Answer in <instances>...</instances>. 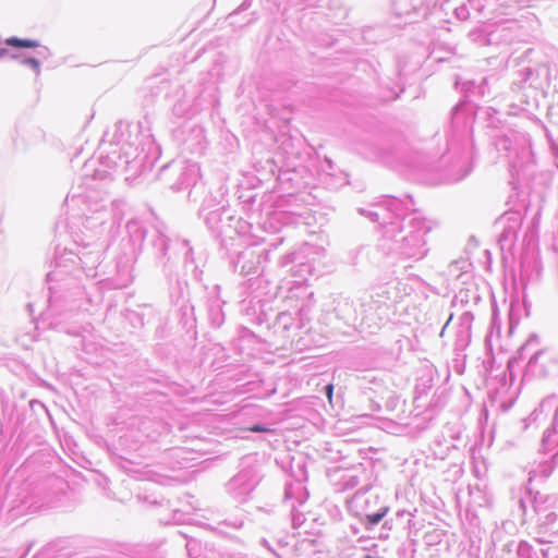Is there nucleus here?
Segmentation results:
<instances>
[{"mask_svg": "<svg viewBox=\"0 0 558 558\" xmlns=\"http://www.w3.org/2000/svg\"><path fill=\"white\" fill-rule=\"evenodd\" d=\"M5 44L8 46L16 47V48H36L39 46L37 40L33 39H19L16 37H10L5 39Z\"/></svg>", "mask_w": 558, "mask_h": 558, "instance_id": "obj_1", "label": "nucleus"}, {"mask_svg": "<svg viewBox=\"0 0 558 558\" xmlns=\"http://www.w3.org/2000/svg\"><path fill=\"white\" fill-rule=\"evenodd\" d=\"M388 508L385 507L381 511L374 513V514H367L365 517V522L369 525H376L378 524L381 519L387 514Z\"/></svg>", "mask_w": 558, "mask_h": 558, "instance_id": "obj_2", "label": "nucleus"}, {"mask_svg": "<svg viewBox=\"0 0 558 558\" xmlns=\"http://www.w3.org/2000/svg\"><path fill=\"white\" fill-rule=\"evenodd\" d=\"M24 62L26 64L31 65L37 72V74H39L40 70H39V62H38V60L29 58V59H26Z\"/></svg>", "mask_w": 558, "mask_h": 558, "instance_id": "obj_3", "label": "nucleus"}, {"mask_svg": "<svg viewBox=\"0 0 558 558\" xmlns=\"http://www.w3.org/2000/svg\"><path fill=\"white\" fill-rule=\"evenodd\" d=\"M325 390H326L328 402L330 405H332L333 385L332 384L327 385Z\"/></svg>", "mask_w": 558, "mask_h": 558, "instance_id": "obj_4", "label": "nucleus"}, {"mask_svg": "<svg viewBox=\"0 0 558 558\" xmlns=\"http://www.w3.org/2000/svg\"><path fill=\"white\" fill-rule=\"evenodd\" d=\"M250 432H254V433H266V432H270L269 428H266L264 426H260V425H253L248 428Z\"/></svg>", "mask_w": 558, "mask_h": 558, "instance_id": "obj_5", "label": "nucleus"}, {"mask_svg": "<svg viewBox=\"0 0 558 558\" xmlns=\"http://www.w3.org/2000/svg\"><path fill=\"white\" fill-rule=\"evenodd\" d=\"M8 50L4 48H0V59H2L4 56H7Z\"/></svg>", "mask_w": 558, "mask_h": 558, "instance_id": "obj_6", "label": "nucleus"}, {"mask_svg": "<svg viewBox=\"0 0 558 558\" xmlns=\"http://www.w3.org/2000/svg\"><path fill=\"white\" fill-rule=\"evenodd\" d=\"M364 558H374V557H372V556H369V555H366Z\"/></svg>", "mask_w": 558, "mask_h": 558, "instance_id": "obj_7", "label": "nucleus"}]
</instances>
